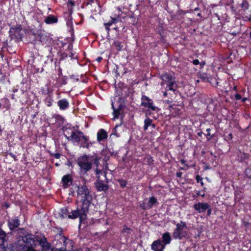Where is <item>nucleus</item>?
<instances>
[{
    "mask_svg": "<svg viewBox=\"0 0 251 251\" xmlns=\"http://www.w3.org/2000/svg\"><path fill=\"white\" fill-rule=\"evenodd\" d=\"M77 197L80 199V208L82 211V214H88L90 208L94 205L92 202L93 198L87 186L84 184L82 186H77Z\"/></svg>",
    "mask_w": 251,
    "mask_h": 251,
    "instance_id": "nucleus-1",
    "label": "nucleus"
},
{
    "mask_svg": "<svg viewBox=\"0 0 251 251\" xmlns=\"http://www.w3.org/2000/svg\"><path fill=\"white\" fill-rule=\"evenodd\" d=\"M172 223L176 225V227L172 233L174 239L181 240L187 237L188 228L185 222L180 221L179 223H176V221L173 220Z\"/></svg>",
    "mask_w": 251,
    "mask_h": 251,
    "instance_id": "nucleus-2",
    "label": "nucleus"
},
{
    "mask_svg": "<svg viewBox=\"0 0 251 251\" xmlns=\"http://www.w3.org/2000/svg\"><path fill=\"white\" fill-rule=\"evenodd\" d=\"M60 232L61 238L59 239V243L57 242L56 247L52 248L51 251H71L74 247L73 241L62 235V228H60Z\"/></svg>",
    "mask_w": 251,
    "mask_h": 251,
    "instance_id": "nucleus-3",
    "label": "nucleus"
},
{
    "mask_svg": "<svg viewBox=\"0 0 251 251\" xmlns=\"http://www.w3.org/2000/svg\"><path fill=\"white\" fill-rule=\"evenodd\" d=\"M18 233L20 234L19 240L23 241L25 245L23 249L28 247L35 246L34 236L30 233L27 232L24 228H19L17 229Z\"/></svg>",
    "mask_w": 251,
    "mask_h": 251,
    "instance_id": "nucleus-4",
    "label": "nucleus"
},
{
    "mask_svg": "<svg viewBox=\"0 0 251 251\" xmlns=\"http://www.w3.org/2000/svg\"><path fill=\"white\" fill-rule=\"evenodd\" d=\"M122 11L120 8H118L117 10H115L111 13L110 16V20L104 23L103 26L108 34L109 33L111 30L110 27L112 25H116L118 23L122 22Z\"/></svg>",
    "mask_w": 251,
    "mask_h": 251,
    "instance_id": "nucleus-5",
    "label": "nucleus"
},
{
    "mask_svg": "<svg viewBox=\"0 0 251 251\" xmlns=\"http://www.w3.org/2000/svg\"><path fill=\"white\" fill-rule=\"evenodd\" d=\"M77 164L80 168V174L83 176L87 175V172L92 167V163L88 162V156L83 155L77 159Z\"/></svg>",
    "mask_w": 251,
    "mask_h": 251,
    "instance_id": "nucleus-6",
    "label": "nucleus"
},
{
    "mask_svg": "<svg viewBox=\"0 0 251 251\" xmlns=\"http://www.w3.org/2000/svg\"><path fill=\"white\" fill-rule=\"evenodd\" d=\"M82 211L81 208H79L78 207L75 210H72L70 212L68 218L71 219H75L79 218V225L78 227L80 228L82 224H87V214L85 213V215L82 214Z\"/></svg>",
    "mask_w": 251,
    "mask_h": 251,
    "instance_id": "nucleus-7",
    "label": "nucleus"
},
{
    "mask_svg": "<svg viewBox=\"0 0 251 251\" xmlns=\"http://www.w3.org/2000/svg\"><path fill=\"white\" fill-rule=\"evenodd\" d=\"M22 30L21 25H13L11 27L8 32L10 39L17 43L22 41L23 35L22 33Z\"/></svg>",
    "mask_w": 251,
    "mask_h": 251,
    "instance_id": "nucleus-8",
    "label": "nucleus"
},
{
    "mask_svg": "<svg viewBox=\"0 0 251 251\" xmlns=\"http://www.w3.org/2000/svg\"><path fill=\"white\" fill-rule=\"evenodd\" d=\"M141 100V105L145 108H147V111L151 110L153 111L158 112L159 110L158 107L154 105L153 100L149 98L148 97L145 95H142Z\"/></svg>",
    "mask_w": 251,
    "mask_h": 251,
    "instance_id": "nucleus-9",
    "label": "nucleus"
},
{
    "mask_svg": "<svg viewBox=\"0 0 251 251\" xmlns=\"http://www.w3.org/2000/svg\"><path fill=\"white\" fill-rule=\"evenodd\" d=\"M20 225V221L18 216H15L7 221V226L10 231H14Z\"/></svg>",
    "mask_w": 251,
    "mask_h": 251,
    "instance_id": "nucleus-10",
    "label": "nucleus"
},
{
    "mask_svg": "<svg viewBox=\"0 0 251 251\" xmlns=\"http://www.w3.org/2000/svg\"><path fill=\"white\" fill-rule=\"evenodd\" d=\"M73 182V178L72 175L67 174L63 176L61 178L62 187L66 189L71 186Z\"/></svg>",
    "mask_w": 251,
    "mask_h": 251,
    "instance_id": "nucleus-11",
    "label": "nucleus"
},
{
    "mask_svg": "<svg viewBox=\"0 0 251 251\" xmlns=\"http://www.w3.org/2000/svg\"><path fill=\"white\" fill-rule=\"evenodd\" d=\"M210 207V204L207 202H200L195 203L193 205L194 209L199 213H202L205 211Z\"/></svg>",
    "mask_w": 251,
    "mask_h": 251,
    "instance_id": "nucleus-12",
    "label": "nucleus"
},
{
    "mask_svg": "<svg viewBox=\"0 0 251 251\" xmlns=\"http://www.w3.org/2000/svg\"><path fill=\"white\" fill-rule=\"evenodd\" d=\"M165 248L160 239L154 240L151 245V249L153 251H164Z\"/></svg>",
    "mask_w": 251,
    "mask_h": 251,
    "instance_id": "nucleus-13",
    "label": "nucleus"
},
{
    "mask_svg": "<svg viewBox=\"0 0 251 251\" xmlns=\"http://www.w3.org/2000/svg\"><path fill=\"white\" fill-rule=\"evenodd\" d=\"M57 104L59 107L60 110L61 111L66 110L70 107V102L69 100L66 98L59 100L57 102Z\"/></svg>",
    "mask_w": 251,
    "mask_h": 251,
    "instance_id": "nucleus-14",
    "label": "nucleus"
},
{
    "mask_svg": "<svg viewBox=\"0 0 251 251\" xmlns=\"http://www.w3.org/2000/svg\"><path fill=\"white\" fill-rule=\"evenodd\" d=\"M161 239V242L165 247L166 245H169L172 240L171 233L168 231L165 232L162 234Z\"/></svg>",
    "mask_w": 251,
    "mask_h": 251,
    "instance_id": "nucleus-15",
    "label": "nucleus"
},
{
    "mask_svg": "<svg viewBox=\"0 0 251 251\" xmlns=\"http://www.w3.org/2000/svg\"><path fill=\"white\" fill-rule=\"evenodd\" d=\"M97 141L100 142L107 139L108 133L104 129L100 128L97 132Z\"/></svg>",
    "mask_w": 251,
    "mask_h": 251,
    "instance_id": "nucleus-16",
    "label": "nucleus"
},
{
    "mask_svg": "<svg viewBox=\"0 0 251 251\" xmlns=\"http://www.w3.org/2000/svg\"><path fill=\"white\" fill-rule=\"evenodd\" d=\"M160 78L163 81L161 83V85H163L165 83H166L167 84L175 77L170 74L164 73L160 75Z\"/></svg>",
    "mask_w": 251,
    "mask_h": 251,
    "instance_id": "nucleus-17",
    "label": "nucleus"
},
{
    "mask_svg": "<svg viewBox=\"0 0 251 251\" xmlns=\"http://www.w3.org/2000/svg\"><path fill=\"white\" fill-rule=\"evenodd\" d=\"M82 135H80L78 133V130L77 132L72 131L70 137H67L68 139H71L74 143L78 144L80 141V138Z\"/></svg>",
    "mask_w": 251,
    "mask_h": 251,
    "instance_id": "nucleus-18",
    "label": "nucleus"
},
{
    "mask_svg": "<svg viewBox=\"0 0 251 251\" xmlns=\"http://www.w3.org/2000/svg\"><path fill=\"white\" fill-rule=\"evenodd\" d=\"M58 21L57 16L50 14L45 19L44 22L47 25H51L57 23Z\"/></svg>",
    "mask_w": 251,
    "mask_h": 251,
    "instance_id": "nucleus-19",
    "label": "nucleus"
},
{
    "mask_svg": "<svg viewBox=\"0 0 251 251\" xmlns=\"http://www.w3.org/2000/svg\"><path fill=\"white\" fill-rule=\"evenodd\" d=\"M11 103L9 100L6 98H3L0 100V108L8 110L10 108Z\"/></svg>",
    "mask_w": 251,
    "mask_h": 251,
    "instance_id": "nucleus-20",
    "label": "nucleus"
},
{
    "mask_svg": "<svg viewBox=\"0 0 251 251\" xmlns=\"http://www.w3.org/2000/svg\"><path fill=\"white\" fill-rule=\"evenodd\" d=\"M249 153L242 152L241 151H239L237 154V159L240 162H246L249 159Z\"/></svg>",
    "mask_w": 251,
    "mask_h": 251,
    "instance_id": "nucleus-21",
    "label": "nucleus"
},
{
    "mask_svg": "<svg viewBox=\"0 0 251 251\" xmlns=\"http://www.w3.org/2000/svg\"><path fill=\"white\" fill-rule=\"evenodd\" d=\"M244 198V193L243 191L240 189L237 188L234 191V201L236 202H239Z\"/></svg>",
    "mask_w": 251,
    "mask_h": 251,
    "instance_id": "nucleus-22",
    "label": "nucleus"
},
{
    "mask_svg": "<svg viewBox=\"0 0 251 251\" xmlns=\"http://www.w3.org/2000/svg\"><path fill=\"white\" fill-rule=\"evenodd\" d=\"M37 241L43 248H46L47 250L50 249V245L49 242H48L47 239L45 236H43L42 238L37 240Z\"/></svg>",
    "mask_w": 251,
    "mask_h": 251,
    "instance_id": "nucleus-23",
    "label": "nucleus"
},
{
    "mask_svg": "<svg viewBox=\"0 0 251 251\" xmlns=\"http://www.w3.org/2000/svg\"><path fill=\"white\" fill-rule=\"evenodd\" d=\"M2 223H0V246H3L4 243L6 241V233L2 229Z\"/></svg>",
    "mask_w": 251,
    "mask_h": 251,
    "instance_id": "nucleus-24",
    "label": "nucleus"
},
{
    "mask_svg": "<svg viewBox=\"0 0 251 251\" xmlns=\"http://www.w3.org/2000/svg\"><path fill=\"white\" fill-rule=\"evenodd\" d=\"M166 88H167V90L172 91L173 92H175L176 90L177 85L176 83V78H174L166 84Z\"/></svg>",
    "mask_w": 251,
    "mask_h": 251,
    "instance_id": "nucleus-25",
    "label": "nucleus"
},
{
    "mask_svg": "<svg viewBox=\"0 0 251 251\" xmlns=\"http://www.w3.org/2000/svg\"><path fill=\"white\" fill-rule=\"evenodd\" d=\"M100 157L98 156L97 155H93L91 156V160L93 161V163L95 166L98 168L100 165ZM96 174H99L101 171L96 168Z\"/></svg>",
    "mask_w": 251,
    "mask_h": 251,
    "instance_id": "nucleus-26",
    "label": "nucleus"
},
{
    "mask_svg": "<svg viewBox=\"0 0 251 251\" xmlns=\"http://www.w3.org/2000/svg\"><path fill=\"white\" fill-rule=\"evenodd\" d=\"M34 36L36 41H38L42 43H44L47 41V36L40 31L39 33L37 32L36 34H34Z\"/></svg>",
    "mask_w": 251,
    "mask_h": 251,
    "instance_id": "nucleus-27",
    "label": "nucleus"
},
{
    "mask_svg": "<svg viewBox=\"0 0 251 251\" xmlns=\"http://www.w3.org/2000/svg\"><path fill=\"white\" fill-rule=\"evenodd\" d=\"M78 133L80 135H82V138L84 140V143L81 144L80 147L83 148L89 149L88 141L89 140V137L88 136L84 135L83 133L78 130Z\"/></svg>",
    "mask_w": 251,
    "mask_h": 251,
    "instance_id": "nucleus-28",
    "label": "nucleus"
},
{
    "mask_svg": "<svg viewBox=\"0 0 251 251\" xmlns=\"http://www.w3.org/2000/svg\"><path fill=\"white\" fill-rule=\"evenodd\" d=\"M149 209H151L153 205L158 203L157 199L154 196L150 197L147 202Z\"/></svg>",
    "mask_w": 251,
    "mask_h": 251,
    "instance_id": "nucleus-29",
    "label": "nucleus"
},
{
    "mask_svg": "<svg viewBox=\"0 0 251 251\" xmlns=\"http://www.w3.org/2000/svg\"><path fill=\"white\" fill-rule=\"evenodd\" d=\"M153 161L154 160L153 157L149 154L144 158L143 163L144 164L151 166L152 165Z\"/></svg>",
    "mask_w": 251,
    "mask_h": 251,
    "instance_id": "nucleus-30",
    "label": "nucleus"
},
{
    "mask_svg": "<svg viewBox=\"0 0 251 251\" xmlns=\"http://www.w3.org/2000/svg\"><path fill=\"white\" fill-rule=\"evenodd\" d=\"M52 119H55V123H58L59 125L63 124L64 122V118L62 116L54 114L52 116Z\"/></svg>",
    "mask_w": 251,
    "mask_h": 251,
    "instance_id": "nucleus-31",
    "label": "nucleus"
},
{
    "mask_svg": "<svg viewBox=\"0 0 251 251\" xmlns=\"http://www.w3.org/2000/svg\"><path fill=\"white\" fill-rule=\"evenodd\" d=\"M200 78L204 81H210V80H214L216 82L215 85H218L219 82L217 81L216 78L211 77H207V75L205 73L200 75Z\"/></svg>",
    "mask_w": 251,
    "mask_h": 251,
    "instance_id": "nucleus-32",
    "label": "nucleus"
},
{
    "mask_svg": "<svg viewBox=\"0 0 251 251\" xmlns=\"http://www.w3.org/2000/svg\"><path fill=\"white\" fill-rule=\"evenodd\" d=\"M70 212L67 207H63L60 209L59 215L62 218H65L69 215Z\"/></svg>",
    "mask_w": 251,
    "mask_h": 251,
    "instance_id": "nucleus-33",
    "label": "nucleus"
},
{
    "mask_svg": "<svg viewBox=\"0 0 251 251\" xmlns=\"http://www.w3.org/2000/svg\"><path fill=\"white\" fill-rule=\"evenodd\" d=\"M97 188L99 191H105L108 190V186L106 184H104L102 181H100L97 185Z\"/></svg>",
    "mask_w": 251,
    "mask_h": 251,
    "instance_id": "nucleus-34",
    "label": "nucleus"
},
{
    "mask_svg": "<svg viewBox=\"0 0 251 251\" xmlns=\"http://www.w3.org/2000/svg\"><path fill=\"white\" fill-rule=\"evenodd\" d=\"M144 125L143 126V128L145 131L147 130L148 129V127L151 125V123H152V120L147 117L144 120Z\"/></svg>",
    "mask_w": 251,
    "mask_h": 251,
    "instance_id": "nucleus-35",
    "label": "nucleus"
},
{
    "mask_svg": "<svg viewBox=\"0 0 251 251\" xmlns=\"http://www.w3.org/2000/svg\"><path fill=\"white\" fill-rule=\"evenodd\" d=\"M45 104L48 107H50L52 105L53 99L50 96H48L44 100Z\"/></svg>",
    "mask_w": 251,
    "mask_h": 251,
    "instance_id": "nucleus-36",
    "label": "nucleus"
},
{
    "mask_svg": "<svg viewBox=\"0 0 251 251\" xmlns=\"http://www.w3.org/2000/svg\"><path fill=\"white\" fill-rule=\"evenodd\" d=\"M103 154L105 155V157H107L109 158L110 156H112L114 155H115V152L112 151H111L110 149L106 148L102 151Z\"/></svg>",
    "mask_w": 251,
    "mask_h": 251,
    "instance_id": "nucleus-37",
    "label": "nucleus"
},
{
    "mask_svg": "<svg viewBox=\"0 0 251 251\" xmlns=\"http://www.w3.org/2000/svg\"><path fill=\"white\" fill-rule=\"evenodd\" d=\"M114 45L115 46L117 51H121L123 47V43L119 40H115L113 42Z\"/></svg>",
    "mask_w": 251,
    "mask_h": 251,
    "instance_id": "nucleus-38",
    "label": "nucleus"
},
{
    "mask_svg": "<svg viewBox=\"0 0 251 251\" xmlns=\"http://www.w3.org/2000/svg\"><path fill=\"white\" fill-rule=\"evenodd\" d=\"M112 108L113 110V115L114 116V118L118 119L120 115L121 111H120V110H119L118 109L115 107L113 102L112 103Z\"/></svg>",
    "mask_w": 251,
    "mask_h": 251,
    "instance_id": "nucleus-39",
    "label": "nucleus"
},
{
    "mask_svg": "<svg viewBox=\"0 0 251 251\" xmlns=\"http://www.w3.org/2000/svg\"><path fill=\"white\" fill-rule=\"evenodd\" d=\"M117 181L119 182L120 186L122 188H124L126 186V185H127V181L126 180H125L124 179L121 178V179H118L117 180Z\"/></svg>",
    "mask_w": 251,
    "mask_h": 251,
    "instance_id": "nucleus-40",
    "label": "nucleus"
},
{
    "mask_svg": "<svg viewBox=\"0 0 251 251\" xmlns=\"http://www.w3.org/2000/svg\"><path fill=\"white\" fill-rule=\"evenodd\" d=\"M96 3L97 4L99 3L98 0H86L85 2V4L86 6L91 5L92 6L93 4Z\"/></svg>",
    "mask_w": 251,
    "mask_h": 251,
    "instance_id": "nucleus-41",
    "label": "nucleus"
},
{
    "mask_svg": "<svg viewBox=\"0 0 251 251\" xmlns=\"http://www.w3.org/2000/svg\"><path fill=\"white\" fill-rule=\"evenodd\" d=\"M244 174L245 176L247 178L251 179V168H247L246 169L244 172Z\"/></svg>",
    "mask_w": 251,
    "mask_h": 251,
    "instance_id": "nucleus-42",
    "label": "nucleus"
},
{
    "mask_svg": "<svg viewBox=\"0 0 251 251\" xmlns=\"http://www.w3.org/2000/svg\"><path fill=\"white\" fill-rule=\"evenodd\" d=\"M131 231L132 229L128 227L126 225H124L122 232L123 233H126L127 234H129L131 233Z\"/></svg>",
    "mask_w": 251,
    "mask_h": 251,
    "instance_id": "nucleus-43",
    "label": "nucleus"
},
{
    "mask_svg": "<svg viewBox=\"0 0 251 251\" xmlns=\"http://www.w3.org/2000/svg\"><path fill=\"white\" fill-rule=\"evenodd\" d=\"M139 206L143 210L149 209L147 202H146L144 201L140 202Z\"/></svg>",
    "mask_w": 251,
    "mask_h": 251,
    "instance_id": "nucleus-44",
    "label": "nucleus"
},
{
    "mask_svg": "<svg viewBox=\"0 0 251 251\" xmlns=\"http://www.w3.org/2000/svg\"><path fill=\"white\" fill-rule=\"evenodd\" d=\"M211 129L208 128L206 129L207 134H205V135L207 137V140L208 141L210 140L214 136V134L211 135L210 133Z\"/></svg>",
    "mask_w": 251,
    "mask_h": 251,
    "instance_id": "nucleus-45",
    "label": "nucleus"
},
{
    "mask_svg": "<svg viewBox=\"0 0 251 251\" xmlns=\"http://www.w3.org/2000/svg\"><path fill=\"white\" fill-rule=\"evenodd\" d=\"M202 178L199 176V175H197L196 176V179L197 183H200L201 186H204L203 182L202 181Z\"/></svg>",
    "mask_w": 251,
    "mask_h": 251,
    "instance_id": "nucleus-46",
    "label": "nucleus"
},
{
    "mask_svg": "<svg viewBox=\"0 0 251 251\" xmlns=\"http://www.w3.org/2000/svg\"><path fill=\"white\" fill-rule=\"evenodd\" d=\"M68 57L67 54L65 52H61L59 55V61H62L65 60Z\"/></svg>",
    "mask_w": 251,
    "mask_h": 251,
    "instance_id": "nucleus-47",
    "label": "nucleus"
},
{
    "mask_svg": "<svg viewBox=\"0 0 251 251\" xmlns=\"http://www.w3.org/2000/svg\"><path fill=\"white\" fill-rule=\"evenodd\" d=\"M241 6L244 8L245 10H247L249 8V3L247 0H243L241 4Z\"/></svg>",
    "mask_w": 251,
    "mask_h": 251,
    "instance_id": "nucleus-48",
    "label": "nucleus"
},
{
    "mask_svg": "<svg viewBox=\"0 0 251 251\" xmlns=\"http://www.w3.org/2000/svg\"><path fill=\"white\" fill-rule=\"evenodd\" d=\"M49 153L50 156L54 157L56 159H59L61 156V154L60 153H54L49 151Z\"/></svg>",
    "mask_w": 251,
    "mask_h": 251,
    "instance_id": "nucleus-49",
    "label": "nucleus"
},
{
    "mask_svg": "<svg viewBox=\"0 0 251 251\" xmlns=\"http://www.w3.org/2000/svg\"><path fill=\"white\" fill-rule=\"evenodd\" d=\"M42 93L43 95H48V96L50 95V91L48 88H47L46 89L42 88Z\"/></svg>",
    "mask_w": 251,
    "mask_h": 251,
    "instance_id": "nucleus-50",
    "label": "nucleus"
},
{
    "mask_svg": "<svg viewBox=\"0 0 251 251\" xmlns=\"http://www.w3.org/2000/svg\"><path fill=\"white\" fill-rule=\"evenodd\" d=\"M23 251H37L34 248V246L28 247L27 248L23 249Z\"/></svg>",
    "mask_w": 251,
    "mask_h": 251,
    "instance_id": "nucleus-51",
    "label": "nucleus"
},
{
    "mask_svg": "<svg viewBox=\"0 0 251 251\" xmlns=\"http://www.w3.org/2000/svg\"><path fill=\"white\" fill-rule=\"evenodd\" d=\"M8 154L14 159V161H16L18 160V159L17 158V156L12 152H8Z\"/></svg>",
    "mask_w": 251,
    "mask_h": 251,
    "instance_id": "nucleus-52",
    "label": "nucleus"
},
{
    "mask_svg": "<svg viewBox=\"0 0 251 251\" xmlns=\"http://www.w3.org/2000/svg\"><path fill=\"white\" fill-rule=\"evenodd\" d=\"M71 78L73 79L76 81H79V79L78 78V76H75L74 75H72L70 76Z\"/></svg>",
    "mask_w": 251,
    "mask_h": 251,
    "instance_id": "nucleus-53",
    "label": "nucleus"
},
{
    "mask_svg": "<svg viewBox=\"0 0 251 251\" xmlns=\"http://www.w3.org/2000/svg\"><path fill=\"white\" fill-rule=\"evenodd\" d=\"M124 108V105L121 104V103L120 102H118V107L117 108H116L117 109H118L119 110H120V111H121Z\"/></svg>",
    "mask_w": 251,
    "mask_h": 251,
    "instance_id": "nucleus-54",
    "label": "nucleus"
},
{
    "mask_svg": "<svg viewBox=\"0 0 251 251\" xmlns=\"http://www.w3.org/2000/svg\"><path fill=\"white\" fill-rule=\"evenodd\" d=\"M206 210H207V216H210L211 215V212H212V209H211L210 205V207Z\"/></svg>",
    "mask_w": 251,
    "mask_h": 251,
    "instance_id": "nucleus-55",
    "label": "nucleus"
},
{
    "mask_svg": "<svg viewBox=\"0 0 251 251\" xmlns=\"http://www.w3.org/2000/svg\"><path fill=\"white\" fill-rule=\"evenodd\" d=\"M201 191H197L196 194H197V196H201V197L202 198H204L205 197V194L204 193H202V194H201Z\"/></svg>",
    "mask_w": 251,
    "mask_h": 251,
    "instance_id": "nucleus-56",
    "label": "nucleus"
},
{
    "mask_svg": "<svg viewBox=\"0 0 251 251\" xmlns=\"http://www.w3.org/2000/svg\"><path fill=\"white\" fill-rule=\"evenodd\" d=\"M241 99H242V96L240 94L237 93L235 95V99L236 100H241Z\"/></svg>",
    "mask_w": 251,
    "mask_h": 251,
    "instance_id": "nucleus-57",
    "label": "nucleus"
},
{
    "mask_svg": "<svg viewBox=\"0 0 251 251\" xmlns=\"http://www.w3.org/2000/svg\"><path fill=\"white\" fill-rule=\"evenodd\" d=\"M68 5H70L72 6H74L75 5V2L72 0H69L68 2Z\"/></svg>",
    "mask_w": 251,
    "mask_h": 251,
    "instance_id": "nucleus-58",
    "label": "nucleus"
},
{
    "mask_svg": "<svg viewBox=\"0 0 251 251\" xmlns=\"http://www.w3.org/2000/svg\"><path fill=\"white\" fill-rule=\"evenodd\" d=\"M192 62H193V64L195 65H198L199 64H200V62L197 59L194 60Z\"/></svg>",
    "mask_w": 251,
    "mask_h": 251,
    "instance_id": "nucleus-59",
    "label": "nucleus"
},
{
    "mask_svg": "<svg viewBox=\"0 0 251 251\" xmlns=\"http://www.w3.org/2000/svg\"><path fill=\"white\" fill-rule=\"evenodd\" d=\"M180 163L182 165H184L186 166H187L188 165L186 163V161L184 159H181L180 161Z\"/></svg>",
    "mask_w": 251,
    "mask_h": 251,
    "instance_id": "nucleus-60",
    "label": "nucleus"
},
{
    "mask_svg": "<svg viewBox=\"0 0 251 251\" xmlns=\"http://www.w3.org/2000/svg\"><path fill=\"white\" fill-rule=\"evenodd\" d=\"M182 173L181 172H177L176 173V176L177 177H179V178L181 177L182 176Z\"/></svg>",
    "mask_w": 251,
    "mask_h": 251,
    "instance_id": "nucleus-61",
    "label": "nucleus"
},
{
    "mask_svg": "<svg viewBox=\"0 0 251 251\" xmlns=\"http://www.w3.org/2000/svg\"><path fill=\"white\" fill-rule=\"evenodd\" d=\"M210 83L212 84L213 86L216 87L217 85H215L216 82L214 81V80H210V81H208Z\"/></svg>",
    "mask_w": 251,
    "mask_h": 251,
    "instance_id": "nucleus-62",
    "label": "nucleus"
},
{
    "mask_svg": "<svg viewBox=\"0 0 251 251\" xmlns=\"http://www.w3.org/2000/svg\"><path fill=\"white\" fill-rule=\"evenodd\" d=\"M96 143L95 141H89V140L88 141V145H89V148H90V147L93 146V144H94L95 143Z\"/></svg>",
    "mask_w": 251,
    "mask_h": 251,
    "instance_id": "nucleus-63",
    "label": "nucleus"
},
{
    "mask_svg": "<svg viewBox=\"0 0 251 251\" xmlns=\"http://www.w3.org/2000/svg\"><path fill=\"white\" fill-rule=\"evenodd\" d=\"M201 66V68H202L205 65V62L204 61H202L200 62V64H199Z\"/></svg>",
    "mask_w": 251,
    "mask_h": 251,
    "instance_id": "nucleus-64",
    "label": "nucleus"
}]
</instances>
